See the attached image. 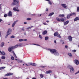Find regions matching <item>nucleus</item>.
Wrapping results in <instances>:
<instances>
[{
    "instance_id": "obj_1",
    "label": "nucleus",
    "mask_w": 79,
    "mask_h": 79,
    "mask_svg": "<svg viewBox=\"0 0 79 79\" xmlns=\"http://www.w3.org/2000/svg\"><path fill=\"white\" fill-rule=\"evenodd\" d=\"M50 51L51 53H54L56 56H58V55H59V54H58V52H56V50L50 49Z\"/></svg>"
},
{
    "instance_id": "obj_2",
    "label": "nucleus",
    "mask_w": 79,
    "mask_h": 79,
    "mask_svg": "<svg viewBox=\"0 0 79 79\" xmlns=\"http://www.w3.org/2000/svg\"><path fill=\"white\" fill-rule=\"evenodd\" d=\"M11 32H12V30H11V28H9L8 29V31L7 32V35L6 36L5 38H7V37H8V35L11 34Z\"/></svg>"
},
{
    "instance_id": "obj_3",
    "label": "nucleus",
    "mask_w": 79,
    "mask_h": 79,
    "mask_svg": "<svg viewBox=\"0 0 79 79\" xmlns=\"http://www.w3.org/2000/svg\"><path fill=\"white\" fill-rule=\"evenodd\" d=\"M69 69H70V73H73L74 72V69H73V66L69 65Z\"/></svg>"
},
{
    "instance_id": "obj_4",
    "label": "nucleus",
    "mask_w": 79,
    "mask_h": 79,
    "mask_svg": "<svg viewBox=\"0 0 79 79\" xmlns=\"http://www.w3.org/2000/svg\"><path fill=\"white\" fill-rule=\"evenodd\" d=\"M56 19L57 21H61V22H64V19L63 18L60 19L58 17H57L56 18Z\"/></svg>"
},
{
    "instance_id": "obj_5",
    "label": "nucleus",
    "mask_w": 79,
    "mask_h": 79,
    "mask_svg": "<svg viewBox=\"0 0 79 79\" xmlns=\"http://www.w3.org/2000/svg\"><path fill=\"white\" fill-rule=\"evenodd\" d=\"M14 49V47L12 46L11 47H9L8 48V51L9 52H11L12 50H13V49Z\"/></svg>"
},
{
    "instance_id": "obj_6",
    "label": "nucleus",
    "mask_w": 79,
    "mask_h": 79,
    "mask_svg": "<svg viewBox=\"0 0 79 79\" xmlns=\"http://www.w3.org/2000/svg\"><path fill=\"white\" fill-rule=\"evenodd\" d=\"M12 75H13V73H9L6 74L5 76H12Z\"/></svg>"
},
{
    "instance_id": "obj_7",
    "label": "nucleus",
    "mask_w": 79,
    "mask_h": 79,
    "mask_svg": "<svg viewBox=\"0 0 79 79\" xmlns=\"http://www.w3.org/2000/svg\"><path fill=\"white\" fill-rule=\"evenodd\" d=\"M18 22V20H17L16 21H15L12 24V27H15V24L17 23V22Z\"/></svg>"
},
{
    "instance_id": "obj_8",
    "label": "nucleus",
    "mask_w": 79,
    "mask_h": 79,
    "mask_svg": "<svg viewBox=\"0 0 79 79\" xmlns=\"http://www.w3.org/2000/svg\"><path fill=\"white\" fill-rule=\"evenodd\" d=\"M74 62L77 65H78L79 64V60H74Z\"/></svg>"
},
{
    "instance_id": "obj_9",
    "label": "nucleus",
    "mask_w": 79,
    "mask_h": 79,
    "mask_svg": "<svg viewBox=\"0 0 79 79\" xmlns=\"http://www.w3.org/2000/svg\"><path fill=\"white\" fill-rule=\"evenodd\" d=\"M8 16L10 17L12 16V12L11 11H10L8 13Z\"/></svg>"
},
{
    "instance_id": "obj_10",
    "label": "nucleus",
    "mask_w": 79,
    "mask_h": 79,
    "mask_svg": "<svg viewBox=\"0 0 79 79\" xmlns=\"http://www.w3.org/2000/svg\"><path fill=\"white\" fill-rule=\"evenodd\" d=\"M68 39L70 42H71L73 39V37L71 36H68Z\"/></svg>"
},
{
    "instance_id": "obj_11",
    "label": "nucleus",
    "mask_w": 79,
    "mask_h": 79,
    "mask_svg": "<svg viewBox=\"0 0 79 79\" xmlns=\"http://www.w3.org/2000/svg\"><path fill=\"white\" fill-rule=\"evenodd\" d=\"M61 5L64 8H66L67 7V6H66V4H62Z\"/></svg>"
},
{
    "instance_id": "obj_12",
    "label": "nucleus",
    "mask_w": 79,
    "mask_h": 79,
    "mask_svg": "<svg viewBox=\"0 0 79 79\" xmlns=\"http://www.w3.org/2000/svg\"><path fill=\"white\" fill-rule=\"evenodd\" d=\"M68 23H69V21H68V20L67 21L65 22H64V26H66V25L67 24H68Z\"/></svg>"
},
{
    "instance_id": "obj_13",
    "label": "nucleus",
    "mask_w": 79,
    "mask_h": 79,
    "mask_svg": "<svg viewBox=\"0 0 79 79\" xmlns=\"http://www.w3.org/2000/svg\"><path fill=\"white\" fill-rule=\"evenodd\" d=\"M13 10L14 11H17L18 12L19 11V10L18 9H16V8L15 7L13 8Z\"/></svg>"
},
{
    "instance_id": "obj_14",
    "label": "nucleus",
    "mask_w": 79,
    "mask_h": 79,
    "mask_svg": "<svg viewBox=\"0 0 79 79\" xmlns=\"http://www.w3.org/2000/svg\"><path fill=\"white\" fill-rule=\"evenodd\" d=\"M58 32H56L54 33V37H56L58 36Z\"/></svg>"
},
{
    "instance_id": "obj_15",
    "label": "nucleus",
    "mask_w": 79,
    "mask_h": 79,
    "mask_svg": "<svg viewBox=\"0 0 79 79\" xmlns=\"http://www.w3.org/2000/svg\"><path fill=\"white\" fill-rule=\"evenodd\" d=\"M70 16H76V13H72L70 14L69 15Z\"/></svg>"
},
{
    "instance_id": "obj_16",
    "label": "nucleus",
    "mask_w": 79,
    "mask_h": 79,
    "mask_svg": "<svg viewBox=\"0 0 79 79\" xmlns=\"http://www.w3.org/2000/svg\"><path fill=\"white\" fill-rule=\"evenodd\" d=\"M0 53L1 54V55H5V53L4 52H2L1 51H0Z\"/></svg>"
},
{
    "instance_id": "obj_17",
    "label": "nucleus",
    "mask_w": 79,
    "mask_h": 79,
    "mask_svg": "<svg viewBox=\"0 0 79 79\" xmlns=\"http://www.w3.org/2000/svg\"><path fill=\"white\" fill-rule=\"evenodd\" d=\"M52 73V70H48L46 72V74H49V73Z\"/></svg>"
},
{
    "instance_id": "obj_18",
    "label": "nucleus",
    "mask_w": 79,
    "mask_h": 79,
    "mask_svg": "<svg viewBox=\"0 0 79 79\" xmlns=\"http://www.w3.org/2000/svg\"><path fill=\"white\" fill-rule=\"evenodd\" d=\"M77 20H79V18L78 17H76L74 19V21H77Z\"/></svg>"
},
{
    "instance_id": "obj_19",
    "label": "nucleus",
    "mask_w": 79,
    "mask_h": 79,
    "mask_svg": "<svg viewBox=\"0 0 79 79\" xmlns=\"http://www.w3.org/2000/svg\"><path fill=\"white\" fill-rule=\"evenodd\" d=\"M4 45H5V43L3 42H2L0 45L1 47H3L4 46Z\"/></svg>"
},
{
    "instance_id": "obj_20",
    "label": "nucleus",
    "mask_w": 79,
    "mask_h": 79,
    "mask_svg": "<svg viewBox=\"0 0 79 79\" xmlns=\"http://www.w3.org/2000/svg\"><path fill=\"white\" fill-rule=\"evenodd\" d=\"M47 33V31H44L43 32V35H45Z\"/></svg>"
},
{
    "instance_id": "obj_21",
    "label": "nucleus",
    "mask_w": 79,
    "mask_h": 79,
    "mask_svg": "<svg viewBox=\"0 0 79 79\" xmlns=\"http://www.w3.org/2000/svg\"><path fill=\"white\" fill-rule=\"evenodd\" d=\"M54 14H55V13L52 12L49 14V15H48V16H52L53 15H54Z\"/></svg>"
},
{
    "instance_id": "obj_22",
    "label": "nucleus",
    "mask_w": 79,
    "mask_h": 79,
    "mask_svg": "<svg viewBox=\"0 0 79 79\" xmlns=\"http://www.w3.org/2000/svg\"><path fill=\"white\" fill-rule=\"evenodd\" d=\"M30 65H31V66H36L37 64L35 63H32L30 64Z\"/></svg>"
},
{
    "instance_id": "obj_23",
    "label": "nucleus",
    "mask_w": 79,
    "mask_h": 79,
    "mask_svg": "<svg viewBox=\"0 0 79 79\" xmlns=\"http://www.w3.org/2000/svg\"><path fill=\"white\" fill-rule=\"evenodd\" d=\"M46 1H47V2H48V3L49 5H52V3L50 1V0H46Z\"/></svg>"
},
{
    "instance_id": "obj_24",
    "label": "nucleus",
    "mask_w": 79,
    "mask_h": 79,
    "mask_svg": "<svg viewBox=\"0 0 79 79\" xmlns=\"http://www.w3.org/2000/svg\"><path fill=\"white\" fill-rule=\"evenodd\" d=\"M59 17H62V18H64V15H59Z\"/></svg>"
},
{
    "instance_id": "obj_25",
    "label": "nucleus",
    "mask_w": 79,
    "mask_h": 79,
    "mask_svg": "<svg viewBox=\"0 0 79 79\" xmlns=\"http://www.w3.org/2000/svg\"><path fill=\"white\" fill-rule=\"evenodd\" d=\"M6 67H0V70H2V69H5Z\"/></svg>"
},
{
    "instance_id": "obj_26",
    "label": "nucleus",
    "mask_w": 79,
    "mask_h": 79,
    "mask_svg": "<svg viewBox=\"0 0 79 79\" xmlns=\"http://www.w3.org/2000/svg\"><path fill=\"white\" fill-rule=\"evenodd\" d=\"M1 59L2 60H5V56H2L1 57Z\"/></svg>"
},
{
    "instance_id": "obj_27",
    "label": "nucleus",
    "mask_w": 79,
    "mask_h": 79,
    "mask_svg": "<svg viewBox=\"0 0 79 79\" xmlns=\"http://www.w3.org/2000/svg\"><path fill=\"white\" fill-rule=\"evenodd\" d=\"M67 19H69V18H70V16L69 15H67Z\"/></svg>"
},
{
    "instance_id": "obj_28",
    "label": "nucleus",
    "mask_w": 79,
    "mask_h": 79,
    "mask_svg": "<svg viewBox=\"0 0 79 79\" xmlns=\"http://www.w3.org/2000/svg\"><path fill=\"white\" fill-rule=\"evenodd\" d=\"M68 55L70 56H73V54H72L70 53H68Z\"/></svg>"
},
{
    "instance_id": "obj_29",
    "label": "nucleus",
    "mask_w": 79,
    "mask_h": 79,
    "mask_svg": "<svg viewBox=\"0 0 79 79\" xmlns=\"http://www.w3.org/2000/svg\"><path fill=\"white\" fill-rule=\"evenodd\" d=\"M17 45H18V47H19V46H21V45H22V44H21V43L18 44H17Z\"/></svg>"
},
{
    "instance_id": "obj_30",
    "label": "nucleus",
    "mask_w": 79,
    "mask_h": 79,
    "mask_svg": "<svg viewBox=\"0 0 79 79\" xmlns=\"http://www.w3.org/2000/svg\"><path fill=\"white\" fill-rule=\"evenodd\" d=\"M45 40H48V36L45 37Z\"/></svg>"
},
{
    "instance_id": "obj_31",
    "label": "nucleus",
    "mask_w": 79,
    "mask_h": 79,
    "mask_svg": "<svg viewBox=\"0 0 79 79\" xmlns=\"http://www.w3.org/2000/svg\"><path fill=\"white\" fill-rule=\"evenodd\" d=\"M40 77L41 78H43V77H44V75L42 74H40Z\"/></svg>"
},
{
    "instance_id": "obj_32",
    "label": "nucleus",
    "mask_w": 79,
    "mask_h": 79,
    "mask_svg": "<svg viewBox=\"0 0 79 79\" xmlns=\"http://www.w3.org/2000/svg\"><path fill=\"white\" fill-rule=\"evenodd\" d=\"M13 56L15 58H17V56H16V54L15 53H14Z\"/></svg>"
},
{
    "instance_id": "obj_33",
    "label": "nucleus",
    "mask_w": 79,
    "mask_h": 79,
    "mask_svg": "<svg viewBox=\"0 0 79 79\" xmlns=\"http://www.w3.org/2000/svg\"><path fill=\"white\" fill-rule=\"evenodd\" d=\"M24 40H23V39H20L19 40V42H22V41H23Z\"/></svg>"
},
{
    "instance_id": "obj_34",
    "label": "nucleus",
    "mask_w": 79,
    "mask_h": 79,
    "mask_svg": "<svg viewBox=\"0 0 79 79\" xmlns=\"http://www.w3.org/2000/svg\"><path fill=\"white\" fill-rule=\"evenodd\" d=\"M14 47V48H17V47H18V45H15L14 46H13Z\"/></svg>"
},
{
    "instance_id": "obj_35",
    "label": "nucleus",
    "mask_w": 79,
    "mask_h": 79,
    "mask_svg": "<svg viewBox=\"0 0 79 79\" xmlns=\"http://www.w3.org/2000/svg\"><path fill=\"white\" fill-rule=\"evenodd\" d=\"M11 59L12 60H14L15 58H14V57L12 56L11 57Z\"/></svg>"
},
{
    "instance_id": "obj_36",
    "label": "nucleus",
    "mask_w": 79,
    "mask_h": 79,
    "mask_svg": "<svg viewBox=\"0 0 79 79\" xmlns=\"http://www.w3.org/2000/svg\"><path fill=\"white\" fill-rule=\"evenodd\" d=\"M57 36L58 37H59V38H61V37L60 35L58 34Z\"/></svg>"
},
{
    "instance_id": "obj_37",
    "label": "nucleus",
    "mask_w": 79,
    "mask_h": 79,
    "mask_svg": "<svg viewBox=\"0 0 79 79\" xmlns=\"http://www.w3.org/2000/svg\"><path fill=\"white\" fill-rule=\"evenodd\" d=\"M15 37L14 35H12L10 36L11 39H13V38H15Z\"/></svg>"
},
{
    "instance_id": "obj_38",
    "label": "nucleus",
    "mask_w": 79,
    "mask_h": 79,
    "mask_svg": "<svg viewBox=\"0 0 79 79\" xmlns=\"http://www.w3.org/2000/svg\"><path fill=\"white\" fill-rule=\"evenodd\" d=\"M27 21H30V20H31V19L30 18H28L27 19Z\"/></svg>"
},
{
    "instance_id": "obj_39",
    "label": "nucleus",
    "mask_w": 79,
    "mask_h": 79,
    "mask_svg": "<svg viewBox=\"0 0 79 79\" xmlns=\"http://www.w3.org/2000/svg\"><path fill=\"white\" fill-rule=\"evenodd\" d=\"M7 16H8V15H7V14H5L4 15V17L5 18H6V17Z\"/></svg>"
},
{
    "instance_id": "obj_40",
    "label": "nucleus",
    "mask_w": 79,
    "mask_h": 79,
    "mask_svg": "<svg viewBox=\"0 0 79 79\" xmlns=\"http://www.w3.org/2000/svg\"><path fill=\"white\" fill-rule=\"evenodd\" d=\"M79 7H77V12H79Z\"/></svg>"
},
{
    "instance_id": "obj_41",
    "label": "nucleus",
    "mask_w": 79,
    "mask_h": 79,
    "mask_svg": "<svg viewBox=\"0 0 79 79\" xmlns=\"http://www.w3.org/2000/svg\"><path fill=\"white\" fill-rule=\"evenodd\" d=\"M32 45H37L38 46H40V45L37 44H32Z\"/></svg>"
},
{
    "instance_id": "obj_42",
    "label": "nucleus",
    "mask_w": 79,
    "mask_h": 79,
    "mask_svg": "<svg viewBox=\"0 0 79 79\" xmlns=\"http://www.w3.org/2000/svg\"><path fill=\"white\" fill-rule=\"evenodd\" d=\"M39 37H40V39H42V36L40 35H39Z\"/></svg>"
},
{
    "instance_id": "obj_43",
    "label": "nucleus",
    "mask_w": 79,
    "mask_h": 79,
    "mask_svg": "<svg viewBox=\"0 0 79 79\" xmlns=\"http://www.w3.org/2000/svg\"><path fill=\"white\" fill-rule=\"evenodd\" d=\"M68 47V45H65V48H67Z\"/></svg>"
},
{
    "instance_id": "obj_44",
    "label": "nucleus",
    "mask_w": 79,
    "mask_h": 79,
    "mask_svg": "<svg viewBox=\"0 0 79 79\" xmlns=\"http://www.w3.org/2000/svg\"><path fill=\"white\" fill-rule=\"evenodd\" d=\"M79 73V70L77 72H76V73H75V74H78V73Z\"/></svg>"
},
{
    "instance_id": "obj_45",
    "label": "nucleus",
    "mask_w": 79,
    "mask_h": 79,
    "mask_svg": "<svg viewBox=\"0 0 79 79\" xmlns=\"http://www.w3.org/2000/svg\"><path fill=\"white\" fill-rule=\"evenodd\" d=\"M27 30L30 29H31V27H29L27 28Z\"/></svg>"
},
{
    "instance_id": "obj_46",
    "label": "nucleus",
    "mask_w": 79,
    "mask_h": 79,
    "mask_svg": "<svg viewBox=\"0 0 79 79\" xmlns=\"http://www.w3.org/2000/svg\"><path fill=\"white\" fill-rule=\"evenodd\" d=\"M48 11V9L47 8L46 10V11Z\"/></svg>"
},
{
    "instance_id": "obj_47",
    "label": "nucleus",
    "mask_w": 79,
    "mask_h": 79,
    "mask_svg": "<svg viewBox=\"0 0 79 79\" xmlns=\"http://www.w3.org/2000/svg\"><path fill=\"white\" fill-rule=\"evenodd\" d=\"M22 31H24V28H22Z\"/></svg>"
},
{
    "instance_id": "obj_48",
    "label": "nucleus",
    "mask_w": 79,
    "mask_h": 79,
    "mask_svg": "<svg viewBox=\"0 0 79 79\" xmlns=\"http://www.w3.org/2000/svg\"><path fill=\"white\" fill-rule=\"evenodd\" d=\"M16 3H19V1H17V0H16Z\"/></svg>"
},
{
    "instance_id": "obj_49",
    "label": "nucleus",
    "mask_w": 79,
    "mask_h": 79,
    "mask_svg": "<svg viewBox=\"0 0 79 79\" xmlns=\"http://www.w3.org/2000/svg\"><path fill=\"white\" fill-rule=\"evenodd\" d=\"M41 68H45V66H41Z\"/></svg>"
},
{
    "instance_id": "obj_50",
    "label": "nucleus",
    "mask_w": 79,
    "mask_h": 79,
    "mask_svg": "<svg viewBox=\"0 0 79 79\" xmlns=\"http://www.w3.org/2000/svg\"><path fill=\"white\" fill-rule=\"evenodd\" d=\"M54 42L55 44H56V40H55L54 41Z\"/></svg>"
},
{
    "instance_id": "obj_51",
    "label": "nucleus",
    "mask_w": 79,
    "mask_h": 79,
    "mask_svg": "<svg viewBox=\"0 0 79 79\" xmlns=\"http://www.w3.org/2000/svg\"><path fill=\"white\" fill-rule=\"evenodd\" d=\"M0 37H2V35H1V32L0 31Z\"/></svg>"
},
{
    "instance_id": "obj_52",
    "label": "nucleus",
    "mask_w": 79,
    "mask_h": 79,
    "mask_svg": "<svg viewBox=\"0 0 79 79\" xmlns=\"http://www.w3.org/2000/svg\"><path fill=\"white\" fill-rule=\"evenodd\" d=\"M19 63H22V61H21V60H19Z\"/></svg>"
},
{
    "instance_id": "obj_53",
    "label": "nucleus",
    "mask_w": 79,
    "mask_h": 79,
    "mask_svg": "<svg viewBox=\"0 0 79 79\" xmlns=\"http://www.w3.org/2000/svg\"><path fill=\"white\" fill-rule=\"evenodd\" d=\"M24 24H27V22H24Z\"/></svg>"
},
{
    "instance_id": "obj_54",
    "label": "nucleus",
    "mask_w": 79,
    "mask_h": 79,
    "mask_svg": "<svg viewBox=\"0 0 79 79\" xmlns=\"http://www.w3.org/2000/svg\"><path fill=\"white\" fill-rule=\"evenodd\" d=\"M32 79H36V78L35 77H33L32 78Z\"/></svg>"
},
{
    "instance_id": "obj_55",
    "label": "nucleus",
    "mask_w": 79,
    "mask_h": 79,
    "mask_svg": "<svg viewBox=\"0 0 79 79\" xmlns=\"http://www.w3.org/2000/svg\"><path fill=\"white\" fill-rule=\"evenodd\" d=\"M23 40H24V41H27V39H25Z\"/></svg>"
},
{
    "instance_id": "obj_56",
    "label": "nucleus",
    "mask_w": 79,
    "mask_h": 79,
    "mask_svg": "<svg viewBox=\"0 0 79 79\" xmlns=\"http://www.w3.org/2000/svg\"><path fill=\"white\" fill-rule=\"evenodd\" d=\"M31 15H32V16H35V14H32Z\"/></svg>"
},
{
    "instance_id": "obj_57",
    "label": "nucleus",
    "mask_w": 79,
    "mask_h": 79,
    "mask_svg": "<svg viewBox=\"0 0 79 79\" xmlns=\"http://www.w3.org/2000/svg\"><path fill=\"white\" fill-rule=\"evenodd\" d=\"M43 24H44V25H46V23H43Z\"/></svg>"
},
{
    "instance_id": "obj_58",
    "label": "nucleus",
    "mask_w": 79,
    "mask_h": 79,
    "mask_svg": "<svg viewBox=\"0 0 79 79\" xmlns=\"http://www.w3.org/2000/svg\"><path fill=\"white\" fill-rule=\"evenodd\" d=\"M74 52H76V50H73Z\"/></svg>"
},
{
    "instance_id": "obj_59",
    "label": "nucleus",
    "mask_w": 79,
    "mask_h": 79,
    "mask_svg": "<svg viewBox=\"0 0 79 79\" xmlns=\"http://www.w3.org/2000/svg\"><path fill=\"white\" fill-rule=\"evenodd\" d=\"M2 21V19H0V22H1V21Z\"/></svg>"
},
{
    "instance_id": "obj_60",
    "label": "nucleus",
    "mask_w": 79,
    "mask_h": 79,
    "mask_svg": "<svg viewBox=\"0 0 79 79\" xmlns=\"http://www.w3.org/2000/svg\"><path fill=\"white\" fill-rule=\"evenodd\" d=\"M46 22H47V23H48L49 22V21L47 20L46 21Z\"/></svg>"
},
{
    "instance_id": "obj_61",
    "label": "nucleus",
    "mask_w": 79,
    "mask_h": 79,
    "mask_svg": "<svg viewBox=\"0 0 79 79\" xmlns=\"http://www.w3.org/2000/svg\"><path fill=\"white\" fill-rule=\"evenodd\" d=\"M3 79H8L5 78H3Z\"/></svg>"
},
{
    "instance_id": "obj_62",
    "label": "nucleus",
    "mask_w": 79,
    "mask_h": 79,
    "mask_svg": "<svg viewBox=\"0 0 79 79\" xmlns=\"http://www.w3.org/2000/svg\"><path fill=\"white\" fill-rule=\"evenodd\" d=\"M24 34L25 35H26V33H24Z\"/></svg>"
},
{
    "instance_id": "obj_63",
    "label": "nucleus",
    "mask_w": 79,
    "mask_h": 79,
    "mask_svg": "<svg viewBox=\"0 0 79 79\" xmlns=\"http://www.w3.org/2000/svg\"><path fill=\"white\" fill-rule=\"evenodd\" d=\"M62 44H64V42H63V43H62Z\"/></svg>"
},
{
    "instance_id": "obj_64",
    "label": "nucleus",
    "mask_w": 79,
    "mask_h": 79,
    "mask_svg": "<svg viewBox=\"0 0 79 79\" xmlns=\"http://www.w3.org/2000/svg\"><path fill=\"white\" fill-rule=\"evenodd\" d=\"M78 47L79 48V44L78 45Z\"/></svg>"
}]
</instances>
